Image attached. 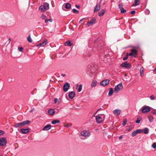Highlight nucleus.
Listing matches in <instances>:
<instances>
[{
    "instance_id": "f257e3e1",
    "label": "nucleus",
    "mask_w": 156,
    "mask_h": 156,
    "mask_svg": "<svg viewBox=\"0 0 156 156\" xmlns=\"http://www.w3.org/2000/svg\"><path fill=\"white\" fill-rule=\"evenodd\" d=\"M49 8V4L47 3H44L43 5H41L39 7V9L41 11L45 12Z\"/></svg>"
},
{
    "instance_id": "f03ea898",
    "label": "nucleus",
    "mask_w": 156,
    "mask_h": 156,
    "mask_svg": "<svg viewBox=\"0 0 156 156\" xmlns=\"http://www.w3.org/2000/svg\"><path fill=\"white\" fill-rule=\"evenodd\" d=\"M105 118V115H98L96 117V120L98 123H99L102 122Z\"/></svg>"
},
{
    "instance_id": "7ed1b4c3",
    "label": "nucleus",
    "mask_w": 156,
    "mask_h": 156,
    "mask_svg": "<svg viewBox=\"0 0 156 156\" xmlns=\"http://www.w3.org/2000/svg\"><path fill=\"white\" fill-rule=\"evenodd\" d=\"M123 88V86L122 83H120L116 85L114 89V92L116 93H118L120 90Z\"/></svg>"
},
{
    "instance_id": "20e7f679",
    "label": "nucleus",
    "mask_w": 156,
    "mask_h": 156,
    "mask_svg": "<svg viewBox=\"0 0 156 156\" xmlns=\"http://www.w3.org/2000/svg\"><path fill=\"white\" fill-rule=\"evenodd\" d=\"M90 132L89 131L85 130L81 132L80 135L82 137H89L90 136Z\"/></svg>"
},
{
    "instance_id": "39448f33",
    "label": "nucleus",
    "mask_w": 156,
    "mask_h": 156,
    "mask_svg": "<svg viewBox=\"0 0 156 156\" xmlns=\"http://www.w3.org/2000/svg\"><path fill=\"white\" fill-rule=\"evenodd\" d=\"M141 110L143 113H145L150 112L151 110V107L148 106L143 107L141 108Z\"/></svg>"
},
{
    "instance_id": "423d86ee",
    "label": "nucleus",
    "mask_w": 156,
    "mask_h": 156,
    "mask_svg": "<svg viewBox=\"0 0 156 156\" xmlns=\"http://www.w3.org/2000/svg\"><path fill=\"white\" fill-rule=\"evenodd\" d=\"M7 143L6 139L2 137L0 138V146H5Z\"/></svg>"
},
{
    "instance_id": "0eeeda50",
    "label": "nucleus",
    "mask_w": 156,
    "mask_h": 156,
    "mask_svg": "<svg viewBox=\"0 0 156 156\" xmlns=\"http://www.w3.org/2000/svg\"><path fill=\"white\" fill-rule=\"evenodd\" d=\"M121 66L126 68H130V65L127 62H126L122 63Z\"/></svg>"
},
{
    "instance_id": "6e6552de",
    "label": "nucleus",
    "mask_w": 156,
    "mask_h": 156,
    "mask_svg": "<svg viewBox=\"0 0 156 156\" xmlns=\"http://www.w3.org/2000/svg\"><path fill=\"white\" fill-rule=\"evenodd\" d=\"M109 83V80L106 79L103 80L100 83V85L103 86H105L108 85Z\"/></svg>"
},
{
    "instance_id": "1a4fd4ad",
    "label": "nucleus",
    "mask_w": 156,
    "mask_h": 156,
    "mask_svg": "<svg viewBox=\"0 0 156 156\" xmlns=\"http://www.w3.org/2000/svg\"><path fill=\"white\" fill-rule=\"evenodd\" d=\"M70 87V84L69 83H65L63 86V90L65 92L67 91Z\"/></svg>"
},
{
    "instance_id": "9d476101",
    "label": "nucleus",
    "mask_w": 156,
    "mask_h": 156,
    "mask_svg": "<svg viewBox=\"0 0 156 156\" xmlns=\"http://www.w3.org/2000/svg\"><path fill=\"white\" fill-rule=\"evenodd\" d=\"M142 129H136L135 130L132 134V136L134 137L138 133H141L142 132Z\"/></svg>"
},
{
    "instance_id": "9b49d317",
    "label": "nucleus",
    "mask_w": 156,
    "mask_h": 156,
    "mask_svg": "<svg viewBox=\"0 0 156 156\" xmlns=\"http://www.w3.org/2000/svg\"><path fill=\"white\" fill-rule=\"evenodd\" d=\"M121 112V110L119 109H116L113 111V113L115 115H119Z\"/></svg>"
},
{
    "instance_id": "f8f14e48",
    "label": "nucleus",
    "mask_w": 156,
    "mask_h": 156,
    "mask_svg": "<svg viewBox=\"0 0 156 156\" xmlns=\"http://www.w3.org/2000/svg\"><path fill=\"white\" fill-rule=\"evenodd\" d=\"M20 131L22 133L26 134V133H28L29 132L30 130L28 128H27V129L22 128L21 129Z\"/></svg>"
},
{
    "instance_id": "ddd939ff",
    "label": "nucleus",
    "mask_w": 156,
    "mask_h": 156,
    "mask_svg": "<svg viewBox=\"0 0 156 156\" xmlns=\"http://www.w3.org/2000/svg\"><path fill=\"white\" fill-rule=\"evenodd\" d=\"M48 112L50 115L52 116L54 115L55 111L54 109L51 108L48 110Z\"/></svg>"
},
{
    "instance_id": "4468645a",
    "label": "nucleus",
    "mask_w": 156,
    "mask_h": 156,
    "mask_svg": "<svg viewBox=\"0 0 156 156\" xmlns=\"http://www.w3.org/2000/svg\"><path fill=\"white\" fill-rule=\"evenodd\" d=\"M51 128V125L50 124H48L43 128L42 130L43 131L48 130L50 129Z\"/></svg>"
},
{
    "instance_id": "2eb2a0df",
    "label": "nucleus",
    "mask_w": 156,
    "mask_h": 156,
    "mask_svg": "<svg viewBox=\"0 0 156 156\" xmlns=\"http://www.w3.org/2000/svg\"><path fill=\"white\" fill-rule=\"evenodd\" d=\"M48 43V41L46 39H45L44 40V41L43 42L40 43L39 44L37 45V46H45Z\"/></svg>"
},
{
    "instance_id": "dca6fc26",
    "label": "nucleus",
    "mask_w": 156,
    "mask_h": 156,
    "mask_svg": "<svg viewBox=\"0 0 156 156\" xmlns=\"http://www.w3.org/2000/svg\"><path fill=\"white\" fill-rule=\"evenodd\" d=\"M96 20H90L87 23V24L88 26H90L94 24L95 23Z\"/></svg>"
},
{
    "instance_id": "f3484780",
    "label": "nucleus",
    "mask_w": 156,
    "mask_h": 156,
    "mask_svg": "<svg viewBox=\"0 0 156 156\" xmlns=\"http://www.w3.org/2000/svg\"><path fill=\"white\" fill-rule=\"evenodd\" d=\"M75 95V92L73 91H71L69 94V96L71 98L73 99L74 98Z\"/></svg>"
},
{
    "instance_id": "a211bd4d",
    "label": "nucleus",
    "mask_w": 156,
    "mask_h": 156,
    "mask_svg": "<svg viewBox=\"0 0 156 156\" xmlns=\"http://www.w3.org/2000/svg\"><path fill=\"white\" fill-rule=\"evenodd\" d=\"M140 4V0H135L133 4V6H136L137 5H139Z\"/></svg>"
},
{
    "instance_id": "6ab92c4d",
    "label": "nucleus",
    "mask_w": 156,
    "mask_h": 156,
    "mask_svg": "<svg viewBox=\"0 0 156 156\" xmlns=\"http://www.w3.org/2000/svg\"><path fill=\"white\" fill-rule=\"evenodd\" d=\"M100 5H97L95 6V7L94 8V12H97L100 10Z\"/></svg>"
},
{
    "instance_id": "aec40b11",
    "label": "nucleus",
    "mask_w": 156,
    "mask_h": 156,
    "mask_svg": "<svg viewBox=\"0 0 156 156\" xmlns=\"http://www.w3.org/2000/svg\"><path fill=\"white\" fill-rule=\"evenodd\" d=\"M82 85L81 84H80L79 85L77 86V89L78 92H80L81 91L82 89Z\"/></svg>"
},
{
    "instance_id": "412c9836",
    "label": "nucleus",
    "mask_w": 156,
    "mask_h": 156,
    "mask_svg": "<svg viewBox=\"0 0 156 156\" xmlns=\"http://www.w3.org/2000/svg\"><path fill=\"white\" fill-rule=\"evenodd\" d=\"M97 83V82L96 80H93L91 84V87H95L96 86Z\"/></svg>"
},
{
    "instance_id": "4be33fe9",
    "label": "nucleus",
    "mask_w": 156,
    "mask_h": 156,
    "mask_svg": "<svg viewBox=\"0 0 156 156\" xmlns=\"http://www.w3.org/2000/svg\"><path fill=\"white\" fill-rule=\"evenodd\" d=\"M23 126L22 122L15 124L14 126L16 128H17L19 127H21Z\"/></svg>"
},
{
    "instance_id": "5701e85b",
    "label": "nucleus",
    "mask_w": 156,
    "mask_h": 156,
    "mask_svg": "<svg viewBox=\"0 0 156 156\" xmlns=\"http://www.w3.org/2000/svg\"><path fill=\"white\" fill-rule=\"evenodd\" d=\"M72 45L71 41H66L65 43V46H71Z\"/></svg>"
},
{
    "instance_id": "b1692460",
    "label": "nucleus",
    "mask_w": 156,
    "mask_h": 156,
    "mask_svg": "<svg viewBox=\"0 0 156 156\" xmlns=\"http://www.w3.org/2000/svg\"><path fill=\"white\" fill-rule=\"evenodd\" d=\"M142 132H143L145 134H147L149 132V129L148 128H146L144 129H142Z\"/></svg>"
},
{
    "instance_id": "393cba45",
    "label": "nucleus",
    "mask_w": 156,
    "mask_h": 156,
    "mask_svg": "<svg viewBox=\"0 0 156 156\" xmlns=\"http://www.w3.org/2000/svg\"><path fill=\"white\" fill-rule=\"evenodd\" d=\"M140 74L141 77H142L144 75V68L143 67H141L140 69Z\"/></svg>"
},
{
    "instance_id": "a878e982",
    "label": "nucleus",
    "mask_w": 156,
    "mask_h": 156,
    "mask_svg": "<svg viewBox=\"0 0 156 156\" xmlns=\"http://www.w3.org/2000/svg\"><path fill=\"white\" fill-rule=\"evenodd\" d=\"M64 5H65V7L66 9H69L71 7V5L68 2L66 3Z\"/></svg>"
},
{
    "instance_id": "bb28decb",
    "label": "nucleus",
    "mask_w": 156,
    "mask_h": 156,
    "mask_svg": "<svg viewBox=\"0 0 156 156\" xmlns=\"http://www.w3.org/2000/svg\"><path fill=\"white\" fill-rule=\"evenodd\" d=\"M131 52L133 54V55L134 56V55H137V51L135 49H133L131 50Z\"/></svg>"
},
{
    "instance_id": "cd10ccee",
    "label": "nucleus",
    "mask_w": 156,
    "mask_h": 156,
    "mask_svg": "<svg viewBox=\"0 0 156 156\" xmlns=\"http://www.w3.org/2000/svg\"><path fill=\"white\" fill-rule=\"evenodd\" d=\"M23 126L26 125H28L30 124V121L29 120H26L22 122Z\"/></svg>"
},
{
    "instance_id": "c85d7f7f",
    "label": "nucleus",
    "mask_w": 156,
    "mask_h": 156,
    "mask_svg": "<svg viewBox=\"0 0 156 156\" xmlns=\"http://www.w3.org/2000/svg\"><path fill=\"white\" fill-rule=\"evenodd\" d=\"M142 118L141 117H137V119L136 121L135 122L136 123H140L141 120Z\"/></svg>"
},
{
    "instance_id": "c756f323",
    "label": "nucleus",
    "mask_w": 156,
    "mask_h": 156,
    "mask_svg": "<svg viewBox=\"0 0 156 156\" xmlns=\"http://www.w3.org/2000/svg\"><path fill=\"white\" fill-rule=\"evenodd\" d=\"M148 119L150 122H151L153 121V117L151 115H149L148 116Z\"/></svg>"
},
{
    "instance_id": "7c9ffc66",
    "label": "nucleus",
    "mask_w": 156,
    "mask_h": 156,
    "mask_svg": "<svg viewBox=\"0 0 156 156\" xmlns=\"http://www.w3.org/2000/svg\"><path fill=\"white\" fill-rule=\"evenodd\" d=\"M41 18L42 19L44 20H51L49 18H48L44 14H42L41 16Z\"/></svg>"
},
{
    "instance_id": "2f4dec72",
    "label": "nucleus",
    "mask_w": 156,
    "mask_h": 156,
    "mask_svg": "<svg viewBox=\"0 0 156 156\" xmlns=\"http://www.w3.org/2000/svg\"><path fill=\"white\" fill-rule=\"evenodd\" d=\"M113 90L112 88H111L109 89V91L108 93V94L109 96H111L113 94Z\"/></svg>"
},
{
    "instance_id": "473e14b6",
    "label": "nucleus",
    "mask_w": 156,
    "mask_h": 156,
    "mask_svg": "<svg viewBox=\"0 0 156 156\" xmlns=\"http://www.w3.org/2000/svg\"><path fill=\"white\" fill-rule=\"evenodd\" d=\"M27 39L28 41L30 43H31L32 42V40L31 38L30 35H29L28 36L27 38Z\"/></svg>"
},
{
    "instance_id": "72a5a7b5",
    "label": "nucleus",
    "mask_w": 156,
    "mask_h": 156,
    "mask_svg": "<svg viewBox=\"0 0 156 156\" xmlns=\"http://www.w3.org/2000/svg\"><path fill=\"white\" fill-rule=\"evenodd\" d=\"M60 122V121L58 120H53L51 122V123L53 124H55L56 123H58Z\"/></svg>"
},
{
    "instance_id": "f704fd0d",
    "label": "nucleus",
    "mask_w": 156,
    "mask_h": 156,
    "mask_svg": "<svg viewBox=\"0 0 156 156\" xmlns=\"http://www.w3.org/2000/svg\"><path fill=\"white\" fill-rule=\"evenodd\" d=\"M105 13V11L103 10L101 12H99L98 13V15L100 16H102Z\"/></svg>"
},
{
    "instance_id": "c9c22d12",
    "label": "nucleus",
    "mask_w": 156,
    "mask_h": 156,
    "mask_svg": "<svg viewBox=\"0 0 156 156\" xmlns=\"http://www.w3.org/2000/svg\"><path fill=\"white\" fill-rule=\"evenodd\" d=\"M120 10V11H121V13H125L126 12V10L124 9L123 8H122V9H121Z\"/></svg>"
},
{
    "instance_id": "e433bc0d",
    "label": "nucleus",
    "mask_w": 156,
    "mask_h": 156,
    "mask_svg": "<svg viewBox=\"0 0 156 156\" xmlns=\"http://www.w3.org/2000/svg\"><path fill=\"white\" fill-rule=\"evenodd\" d=\"M150 99L151 100H154L155 99V98L154 95H152L150 97Z\"/></svg>"
},
{
    "instance_id": "4c0bfd02",
    "label": "nucleus",
    "mask_w": 156,
    "mask_h": 156,
    "mask_svg": "<svg viewBox=\"0 0 156 156\" xmlns=\"http://www.w3.org/2000/svg\"><path fill=\"white\" fill-rule=\"evenodd\" d=\"M152 147L154 149L156 148V143H154L152 144Z\"/></svg>"
},
{
    "instance_id": "58836bf2",
    "label": "nucleus",
    "mask_w": 156,
    "mask_h": 156,
    "mask_svg": "<svg viewBox=\"0 0 156 156\" xmlns=\"http://www.w3.org/2000/svg\"><path fill=\"white\" fill-rule=\"evenodd\" d=\"M123 5L122 3H121L119 4V9L120 10L122 9L123 8L122 7Z\"/></svg>"
},
{
    "instance_id": "ea45409f",
    "label": "nucleus",
    "mask_w": 156,
    "mask_h": 156,
    "mask_svg": "<svg viewBox=\"0 0 156 156\" xmlns=\"http://www.w3.org/2000/svg\"><path fill=\"white\" fill-rule=\"evenodd\" d=\"M73 12L74 13H78L79 12V11L78 10L76 9H73Z\"/></svg>"
},
{
    "instance_id": "a19ab883",
    "label": "nucleus",
    "mask_w": 156,
    "mask_h": 156,
    "mask_svg": "<svg viewBox=\"0 0 156 156\" xmlns=\"http://www.w3.org/2000/svg\"><path fill=\"white\" fill-rule=\"evenodd\" d=\"M127 123V120L126 119H125L123 121L122 123V125L123 126H125Z\"/></svg>"
},
{
    "instance_id": "79ce46f5",
    "label": "nucleus",
    "mask_w": 156,
    "mask_h": 156,
    "mask_svg": "<svg viewBox=\"0 0 156 156\" xmlns=\"http://www.w3.org/2000/svg\"><path fill=\"white\" fill-rule=\"evenodd\" d=\"M52 20H45V21H44V22L45 23H46V24H44V25L45 26H46L47 25V23L48 22V21H49L50 22H52Z\"/></svg>"
},
{
    "instance_id": "37998d69",
    "label": "nucleus",
    "mask_w": 156,
    "mask_h": 156,
    "mask_svg": "<svg viewBox=\"0 0 156 156\" xmlns=\"http://www.w3.org/2000/svg\"><path fill=\"white\" fill-rule=\"evenodd\" d=\"M23 49V48L21 47H19L18 48V50L20 51H22Z\"/></svg>"
},
{
    "instance_id": "c03bdc74",
    "label": "nucleus",
    "mask_w": 156,
    "mask_h": 156,
    "mask_svg": "<svg viewBox=\"0 0 156 156\" xmlns=\"http://www.w3.org/2000/svg\"><path fill=\"white\" fill-rule=\"evenodd\" d=\"M128 58V55H127V54H126V57H124L123 58V60L124 61H125V60H126Z\"/></svg>"
},
{
    "instance_id": "a18cd8bd",
    "label": "nucleus",
    "mask_w": 156,
    "mask_h": 156,
    "mask_svg": "<svg viewBox=\"0 0 156 156\" xmlns=\"http://www.w3.org/2000/svg\"><path fill=\"white\" fill-rule=\"evenodd\" d=\"M5 133V132L2 130H0V135H2Z\"/></svg>"
},
{
    "instance_id": "49530a36",
    "label": "nucleus",
    "mask_w": 156,
    "mask_h": 156,
    "mask_svg": "<svg viewBox=\"0 0 156 156\" xmlns=\"http://www.w3.org/2000/svg\"><path fill=\"white\" fill-rule=\"evenodd\" d=\"M126 54H127V55H128V56H132V57H134V56H133V54L131 52L129 53H128Z\"/></svg>"
},
{
    "instance_id": "de8ad7c7",
    "label": "nucleus",
    "mask_w": 156,
    "mask_h": 156,
    "mask_svg": "<svg viewBox=\"0 0 156 156\" xmlns=\"http://www.w3.org/2000/svg\"><path fill=\"white\" fill-rule=\"evenodd\" d=\"M58 102V98H54V103L56 104Z\"/></svg>"
},
{
    "instance_id": "09e8293b",
    "label": "nucleus",
    "mask_w": 156,
    "mask_h": 156,
    "mask_svg": "<svg viewBox=\"0 0 156 156\" xmlns=\"http://www.w3.org/2000/svg\"><path fill=\"white\" fill-rule=\"evenodd\" d=\"M130 13L132 15L134 14L135 13V10H132L130 12Z\"/></svg>"
},
{
    "instance_id": "8fccbe9b",
    "label": "nucleus",
    "mask_w": 156,
    "mask_h": 156,
    "mask_svg": "<svg viewBox=\"0 0 156 156\" xmlns=\"http://www.w3.org/2000/svg\"><path fill=\"white\" fill-rule=\"evenodd\" d=\"M61 102V100L60 98L58 99V104H60Z\"/></svg>"
},
{
    "instance_id": "3c124183",
    "label": "nucleus",
    "mask_w": 156,
    "mask_h": 156,
    "mask_svg": "<svg viewBox=\"0 0 156 156\" xmlns=\"http://www.w3.org/2000/svg\"><path fill=\"white\" fill-rule=\"evenodd\" d=\"M152 113L154 114H156V110H154L152 112Z\"/></svg>"
},
{
    "instance_id": "603ef678",
    "label": "nucleus",
    "mask_w": 156,
    "mask_h": 156,
    "mask_svg": "<svg viewBox=\"0 0 156 156\" xmlns=\"http://www.w3.org/2000/svg\"><path fill=\"white\" fill-rule=\"evenodd\" d=\"M70 126L69 124H66L65 125V126L66 127H69Z\"/></svg>"
},
{
    "instance_id": "864d4df0",
    "label": "nucleus",
    "mask_w": 156,
    "mask_h": 156,
    "mask_svg": "<svg viewBox=\"0 0 156 156\" xmlns=\"http://www.w3.org/2000/svg\"><path fill=\"white\" fill-rule=\"evenodd\" d=\"M34 110V108H33L30 111V112H32Z\"/></svg>"
},
{
    "instance_id": "5fc2aeb1",
    "label": "nucleus",
    "mask_w": 156,
    "mask_h": 156,
    "mask_svg": "<svg viewBox=\"0 0 156 156\" xmlns=\"http://www.w3.org/2000/svg\"><path fill=\"white\" fill-rule=\"evenodd\" d=\"M122 138V136H120L119 137V139L120 140H121Z\"/></svg>"
},
{
    "instance_id": "6e6d98bb",
    "label": "nucleus",
    "mask_w": 156,
    "mask_h": 156,
    "mask_svg": "<svg viewBox=\"0 0 156 156\" xmlns=\"http://www.w3.org/2000/svg\"><path fill=\"white\" fill-rule=\"evenodd\" d=\"M8 41H9V42H8V44H9L10 43V41H11V39L10 38H9V39H8Z\"/></svg>"
},
{
    "instance_id": "4d7b16f0",
    "label": "nucleus",
    "mask_w": 156,
    "mask_h": 156,
    "mask_svg": "<svg viewBox=\"0 0 156 156\" xmlns=\"http://www.w3.org/2000/svg\"><path fill=\"white\" fill-rule=\"evenodd\" d=\"M61 75L62 76H63V77H64L66 76V74H61Z\"/></svg>"
},
{
    "instance_id": "13d9d810",
    "label": "nucleus",
    "mask_w": 156,
    "mask_h": 156,
    "mask_svg": "<svg viewBox=\"0 0 156 156\" xmlns=\"http://www.w3.org/2000/svg\"><path fill=\"white\" fill-rule=\"evenodd\" d=\"M76 7H77V8H80V7L79 5H76Z\"/></svg>"
},
{
    "instance_id": "bf43d9fd",
    "label": "nucleus",
    "mask_w": 156,
    "mask_h": 156,
    "mask_svg": "<svg viewBox=\"0 0 156 156\" xmlns=\"http://www.w3.org/2000/svg\"><path fill=\"white\" fill-rule=\"evenodd\" d=\"M154 72L156 73V68L153 71Z\"/></svg>"
},
{
    "instance_id": "052dcab7",
    "label": "nucleus",
    "mask_w": 156,
    "mask_h": 156,
    "mask_svg": "<svg viewBox=\"0 0 156 156\" xmlns=\"http://www.w3.org/2000/svg\"><path fill=\"white\" fill-rule=\"evenodd\" d=\"M82 21L83 20H80V21L79 22V23H81L82 22Z\"/></svg>"
},
{
    "instance_id": "680f3d73",
    "label": "nucleus",
    "mask_w": 156,
    "mask_h": 156,
    "mask_svg": "<svg viewBox=\"0 0 156 156\" xmlns=\"http://www.w3.org/2000/svg\"><path fill=\"white\" fill-rule=\"evenodd\" d=\"M124 76H127V74H125Z\"/></svg>"
},
{
    "instance_id": "e2e57ef3",
    "label": "nucleus",
    "mask_w": 156,
    "mask_h": 156,
    "mask_svg": "<svg viewBox=\"0 0 156 156\" xmlns=\"http://www.w3.org/2000/svg\"><path fill=\"white\" fill-rule=\"evenodd\" d=\"M81 20H84V18H83Z\"/></svg>"
},
{
    "instance_id": "0e129e2a",
    "label": "nucleus",
    "mask_w": 156,
    "mask_h": 156,
    "mask_svg": "<svg viewBox=\"0 0 156 156\" xmlns=\"http://www.w3.org/2000/svg\"><path fill=\"white\" fill-rule=\"evenodd\" d=\"M116 20H120V19H116Z\"/></svg>"
},
{
    "instance_id": "69168bd1",
    "label": "nucleus",
    "mask_w": 156,
    "mask_h": 156,
    "mask_svg": "<svg viewBox=\"0 0 156 156\" xmlns=\"http://www.w3.org/2000/svg\"><path fill=\"white\" fill-rule=\"evenodd\" d=\"M73 23H74V22H73V20H72V21Z\"/></svg>"
},
{
    "instance_id": "338daca9",
    "label": "nucleus",
    "mask_w": 156,
    "mask_h": 156,
    "mask_svg": "<svg viewBox=\"0 0 156 156\" xmlns=\"http://www.w3.org/2000/svg\"><path fill=\"white\" fill-rule=\"evenodd\" d=\"M0 156H2V155H0Z\"/></svg>"
}]
</instances>
